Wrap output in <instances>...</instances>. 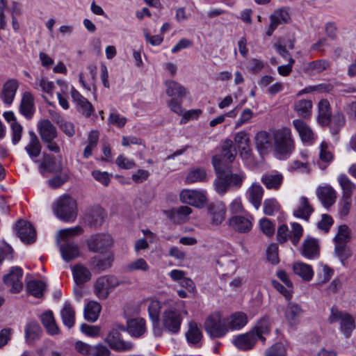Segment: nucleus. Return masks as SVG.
<instances>
[{"mask_svg":"<svg viewBox=\"0 0 356 356\" xmlns=\"http://www.w3.org/2000/svg\"><path fill=\"white\" fill-rule=\"evenodd\" d=\"M214 169L216 178L213 185L216 191L220 195H225L229 188H240L246 177L245 173L242 171L233 173L231 167L222 170L216 161H214Z\"/></svg>","mask_w":356,"mask_h":356,"instance_id":"nucleus-1","label":"nucleus"},{"mask_svg":"<svg viewBox=\"0 0 356 356\" xmlns=\"http://www.w3.org/2000/svg\"><path fill=\"white\" fill-rule=\"evenodd\" d=\"M274 150L280 159L289 157L295 149L291 131L288 127L271 130Z\"/></svg>","mask_w":356,"mask_h":356,"instance_id":"nucleus-2","label":"nucleus"},{"mask_svg":"<svg viewBox=\"0 0 356 356\" xmlns=\"http://www.w3.org/2000/svg\"><path fill=\"white\" fill-rule=\"evenodd\" d=\"M55 215L65 222H74L77 216V205L74 199L67 195L59 197L54 204Z\"/></svg>","mask_w":356,"mask_h":356,"instance_id":"nucleus-3","label":"nucleus"},{"mask_svg":"<svg viewBox=\"0 0 356 356\" xmlns=\"http://www.w3.org/2000/svg\"><path fill=\"white\" fill-rule=\"evenodd\" d=\"M204 329L211 337H222L227 332L226 320L222 318L220 313L214 312L206 318Z\"/></svg>","mask_w":356,"mask_h":356,"instance_id":"nucleus-4","label":"nucleus"},{"mask_svg":"<svg viewBox=\"0 0 356 356\" xmlns=\"http://www.w3.org/2000/svg\"><path fill=\"white\" fill-rule=\"evenodd\" d=\"M317 121L322 127H329L333 134H337L345 123L342 113H318Z\"/></svg>","mask_w":356,"mask_h":356,"instance_id":"nucleus-5","label":"nucleus"},{"mask_svg":"<svg viewBox=\"0 0 356 356\" xmlns=\"http://www.w3.org/2000/svg\"><path fill=\"white\" fill-rule=\"evenodd\" d=\"M236 154L237 152L236 147L233 145L232 141L226 140L222 147L220 154L213 156L212 164L214 166V161H216L222 170L230 168L229 163L234 160Z\"/></svg>","mask_w":356,"mask_h":356,"instance_id":"nucleus-6","label":"nucleus"},{"mask_svg":"<svg viewBox=\"0 0 356 356\" xmlns=\"http://www.w3.org/2000/svg\"><path fill=\"white\" fill-rule=\"evenodd\" d=\"M120 285V282L113 275L99 277L95 284V293L100 299H106L110 291Z\"/></svg>","mask_w":356,"mask_h":356,"instance_id":"nucleus-7","label":"nucleus"},{"mask_svg":"<svg viewBox=\"0 0 356 356\" xmlns=\"http://www.w3.org/2000/svg\"><path fill=\"white\" fill-rule=\"evenodd\" d=\"M113 245V239L106 234H99L92 236L87 241L88 248L96 253H104Z\"/></svg>","mask_w":356,"mask_h":356,"instance_id":"nucleus-8","label":"nucleus"},{"mask_svg":"<svg viewBox=\"0 0 356 356\" xmlns=\"http://www.w3.org/2000/svg\"><path fill=\"white\" fill-rule=\"evenodd\" d=\"M104 341L111 349L118 352L129 351L133 348V344L123 340L121 333L117 329H112Z\"/></svg>","mask_w":356,"mask_h":356,"instance_id":"nucleus-9","label":"nucleus"},{"mask_svg":"<svg viewBox=\"0 0 356 356\" xmlns=\"http://www.w3.org/2000/svg\"><path fill=\"white\" fill-rule=\"evenodd\" d=\"M180 201L196 207H201L207 202L206 192L204 191L184 189L179 194Z\"/></svg>","mask_w":356,"mask_h":356,"instance_id":"nucleus-10","label":"nucleus"},{"mask_svg":"<svg viewBox=\"0 0 356 356\" xmlns=\"http://www.w3.org/2000/svg\"><path fill=\"white\" fill-rule=\"evenodd\" d=\"M23 270L18 266H13L10 268V273L3 277V282L11 287L12 293L19 292L23 286L22 278Z\"/></svg>","mask_w":356,"mask_h":356,"instance_id":"nucleus-11","label":"nucleus"},{"mask_svg":"<svg viewBox=\"0 0 356 356\" xmlns=\"http://www.w3.org/2000/svg\"><path fill=\"white\" fill-rule=\"evenodd\" d=\"M270 24L266 34L271 36L274 31L279 25L287 24L290 21V15L286 8H280L275 10L269 17Z\"/></svg>","mask_w":356,"mask_h":356,"instance_id":"nucleus-12","label":"nucleus"},{"mask_svg":"<svg viewBox=\"0 0 356 356\" xmlns=\"http://www.w3.org/2000/svg\"><path fill=\"white\" fill-rule=\"evenodd\" d=\"M182 318L177 312L172 309L165 310L162 316L164 327L170 332L177 333L179 331Z\"/></svg>","mask_w":356,"mask_h":356,"instance_id":"nucleus-13","label":"nucleus"},{"mask_svg":"<svg viewBox=\"0 0 356 356\" xmlns=\"http://www.w3.org/2000/svg\"><path fill=\"white\" fill-rule=\"evenodd\" d=\"M252 219L250 215H235L229 219L228 223L234 231L238 233H248L252 229Z\"/></svg>","mask_w":356,"mask_h":356,"instance_id":"nucleus-14","label":"nucleus"},{"mask_svg":"<svg viewBox=\"0 0 356 356\" xmlns=\"http://www.w3.org/2000/svg\"><path fill=\"white\" fill-rule=\"evenodd\" d=\"M16 229L19 237L23 242L31 243L35 241L36 232L29 222L19 220L16 224Z\"/></svg>","mask_w":356,"mask_h":356,"instance_id":"nucleus-15","label":"nucleus"},{"mask_svg":"<svg viewBox=\"0 0 356 356\" xmlns=\"http://www.w3.org/2000/svg\"><path fill=\"white\" fill-rule=\"evenodd\" d=\"M19 83L16 79H8L3 85L0 98L7 106H10L14 100Z\"/></svg>","mask_w":356,"mask_h":356,"instance_id":"nucleus-16","label":"nucleus"},{"mask_svg":"<svg viewBox=\"0 0 356 356\" xmlns=\"http://www.w3.org/2000/svg\"><path fill=\"white\" fill-rule=\"evenodd\" d=\"M295 129L298 132L303 143L312 144L316 136L310 127L302 120H295L293 121Z\"/></svg>","mask_w":356,"mask_h":356,"instance_id":"nucleus-17","label":"nucleus"},{"mask_svg":"<svg viewBox=\"0 0 356 356\" xmlns=\"http://www.w3.org/2000/svg\"><path fill=\"white\" fill-rule=\"evenodd\" d=\"M39 170L41 173L44 172L58 173L62 171L63 166L61 162L57 161L54 156L44 153Z\"/></svg>","mask_w":356,"mask_h":356,"instance_id":"nucleus-18","label":"nucleus"},{"mask_svg":"<svg viewBox=\"0 0 356 356\" xmlns=\"http://www.w3.org/2000/svg\"><path fill=\"white\" fill-rule=\"evenodd\" d=\"M316 193L318 198L325 208H329L336 201V192L330 186H319Z\"/></svg>","mask_w":356,"mask_h":356,"instance_id":"nucleus-19","label":"nucleus"},{"mask_svg":"<svg viewBox=\"0 0 356 356\" xmlns=\"http://www.w3.org/2000/svg\"><path fill=\"white\" fill-rule=\"evenodd\" d=\"M257 341V339L254 332L250 331L236 337L233 340V343L237 348L241 350H249L254 347Z\"/></svg>","mask_w":356,"mask_h":356,"instance_id":"nucleus-20","label":"nucleus"},{"mask_svg":"<svg viewBox=\"0 0 356 356\" xmlns=\"http://www.w3.org/2000/svg\"><path fill=\"white\" fill-rule=\"evenodd\" d=\"M264 192L263 187L257 182L252 183L247 189L246 195L248 199L256 209H258L261 206Z\"/></svg>","mask_w":356,"mask_h":356,"instance_id":"nucleus-21","label":"nucleus"},{"mask_svg":"<svg viewBox=\"0 0 356 356\" xmlns=\"http://www.w3.org/2000/svg\"><path fill=\"white\" fill-rule=\"evenodd\" d=\"M283 180L282 174L278 172L266 173L261 178V181L266 188L270 190H278L281 187Z\"/></svg>","mask_w":356,"mask_h":356,"instance_id":"nucleus-22","label":"nucleus"},{"mask_svg":"<svg viewBox=\"0 0 356 356\" xmlns=\"http://www.w3.org/2000/svg\"><path fill=\"white\" fill-rule=\"evenodd\" d=\"M302 310L301 307L296 303L289 302L287 305L284 315L286 321L289 326L292 328H296L299 323L298 318L301 315Z\"/></svg>","mask_w":356,"mask_h":356,"instance_id":"nucleus-23","label":"nucleus"},{"mask_svg":"<svg viewBox=\"0 0 356 356\" xmlns=\"http://www.w3.org/2000/svg\"><path fill=\"white\" fill-rule=\"evenodd\" d=\"M38 132L42 140L55 139L58 136L56 128L49 120H40L38 124Z\"/></svg>","mask_w":356,"mask_h":356,"instance_id":"nucleus-24","label":"nucleus"},{"mask_svg":"<svg viewBox=\"0 0 356 356\" xmlns=\"http://www.w3.org/2000/svg\"><path fill=\"white\" fill-rule=\"evenodd\" d=\"M271 323L268 317H263L257 321L254 327L250 330L254 332L256 339L262 341H265V335L270 332Z\"/></svg>","mask_w":356,"mask_h":356,"instance_id":"nucleus-25","label":"nucleus"},{"mask_svg":"<svg viewBox=\"0 0 356 356\" xmlns=\"http://www.w3.org/2000/svg\"><path fill=\"white\" fill-rule=\"evenodd\" d=\"M313 212L314 209L310 204L309 200L306 197H301L297 209L293 211V215L297 218L309 221L310 216Z\"/></svg>","mask_w":356,"mask_h":356,"instance_id":"nucleus-26","label":"nucleus"},{"mask_svg":"<svg viewBox=\"0 0 356 356\" xmlns=\"http://www.w3.org/2000/svg\"><path fill=\"white\" fill-rule=\"evenodd\" d=\"M192 213V209L188 206H181L165 211L167 216L175 223H181L187 220V217Z\"/></svg>","mask_w":356,"mask_h":356,"instance_id":"nucleus-27","label":"nucleus"},{"mask_svg":"<svg viewBox=\"0 0 356 356\" xmlns=\"http://www.w3.org/2000/svg\"><path fill=\"white\" fill-rule=\"evenodd\" d=\"M209 213L212 224L218 225L225 220L226 214L225 206L222 203L211 204L209 207Z\"/></svg>","mask_w":356,"mask_h":356,"instance_id":"nucleus-28","label":"nucleus"},{"mask_svg":"<svg viewBox=\"0 0 356 356\" xmlns=\"http://www.w3.org/2000/svg\"><path fill=\"white\" fill-rule=\"evenodd\" d=\"M225 320L227 331L229 330H240L248 322L247 316L243 312H236L225 318Z\"/></svg>","mask_w":356,"mask_h":356,"instance_id":"nucleus-29","label":"nucleus"},{"mask_svg":"<svg viewBox=\"0 0 356 356\" xmlns=\"http://www.w3.org/2000/svg\"><path fill=\"white\" fill-rule=\"evenodd\" d=\"M113 261V254L108 252L106 256L104 258L99 257H92L90 261V265L93 269L100 272L111 268Z\"/></svg>","mask_w":356,"mask_h":356,"instance_id":"nucleus-30","label":"nucleus"},{"mask_svg":"<svg viewBox=\"0 0 356 356\" xmlns=\"http://www.w3.org/2000/svg\"><path fill=\"white\" fill-rule=\"evenodd\" d=\"M74 280L76 284H83L88 282L92 277L88 268L81 264H78L72 268Z\"/></svg>","mask_w":356,"mask_h":356,"instance_id":"nucleus-31","label":"nucleus"},{"mask_svg":"<svg viewBox=\"0 0 356 356\" xmlns=\"http://www.w3.org/2000/svg\"><path fill=\"white\" fill-rule=\"evenodd\" d=\"M30 135V140L28 145L25 147V150L30 156V158L33 161L36 159L40 154L42 146L36 134L33 132H29Z\"/></svg>","mask_w":356,"mask_h":356,"instance_id":"nucleus-32","label":"nucleus"},{"mask_svg":"<svg viewBox=\"0 0 356 356\" xmlns=\"http://www.w3.org/2000/svg\"><path fill=\"white\" fill-rule=\"evenodd\" d=\"M63 323L68 328H72L75 323V311L70 302H65L60 310Z\"/></svg>","mask_w":356,"mask_h":356,"instance_id":"nucleus-33","label":"nucleus"},{"mask_svg":"<svg viewBox=\"0 0 356 356\" xmlns=\"http://www.w3.org/2000/svg\"><path fill=\"white\" fill-rule=\"evenodd\" d=\"M161 309V302L156 300H150L148 305V313L150 319L153 323V327L154 333L158 332V334H160V329L156 326L159 325V314Z\"/></svg>","mask_w":356,"mask_h":356,"instance_id":"nucleus-34","label":"nucleus"},{"mask_svg":"<svg viewBox=\"0 0 356 356\" xmlns=\"http://www.w3.org/2000/svg\"><path fill=\"white\" fill-rule=\"evenodd\" d=\"M165 86L166 94L170 97L183 98L186 95V88L173 80L166 81Z\"/></svg>","mask_w":356,"mask_h":356,"instance_id":"nucleus-35","label":"nucleus"},{"mask_svg":"<svg viewBox=\"0 0 356 356\" xmlns=\"http://www.w3.org/2000/svg\"><path fill=\"white\" fill-rule=\"evenodd\" d=\"M293 270L296 275L300 276L305 282H309L313 278L314 270L309 264L296 262L293 266Z\"/></svg>","mask_w":356,"mask_h":356,"instance_id":"nucleus-36","label":"nucleus"},{"mask_svg":"<svg viewBox=\"0 0 356 356\" xmlns=\"http://www.w3.org/2000/svg\"><path fill=\"white\" fill-rule=\"evenodd\" d=\"M60 250L62 257L65 261L74 259L79 255V247L74 243H66L61 245Z\"/></svg>","mask_w":356,"mask_h":356,"instance_id":"nucleus-37","label":"nucleus"},{"mask_svg":"<svg viewBox=\"0 0 356 356\" xmlns=\"http://www.w3.org/2000/svg\"><path fill=\"white\" fill-rule=\"evenodd\" d=\"M205 181H207V175L205 169L203 168L191 169L185 178L186 184Z\"/></svg>","mask_w":356,"mask_h":356,"instance_id":"nucleus-38","label":"nucleus"},{"mask_svg":"<svg viewBox=\"0 0 356 356\" xmlns=\"http://www.w3.org/2000/svg\"><path fill=\"white\" fill-rule=\"evenodd\" d=\"M40 320L49 334L54 335L58 333L59 328L55 322L52 312L48 311L42 314Z\"/></svg>","mask_w":356,"mask_h":356,"instance_id":"nucleus-39","label":"nucleus"},{"mask_svg":"<svg viewBox=\"0 0 356 356\" xmlns=\"http://www.w3.org/2000/svg\"><path fill=\"white\" fill-rule=\"evenodd\" d=\"M102 307L96 301H90L84 308V317L86 320L95 322L97 320Z\"/></svg>","mask_w":356,"mask_h":356,"instance_id":"nucleus-40","label":"nucleus"},{"mask_svg":"<svg viewBox=\"0 0 356 356\" xmlns=\"http://www.w3.org/2000/svg\"><path fill=\"white\" fill-rule=\"evenodd\" d=\"M186 337L189 343L197 346L200 342L202 334L195 322L192 321L189 323Z\"/></svg>","mask_w":356,"mask_h":356,"instance_id":"nucleus-41","label":"nucleus"},{"mask_svg":"<svg viewBox=\"0 0 356 356\" xmlns=\"http://www.w3.org/2000/svg\"><path fill=\"white\" fill-rule=\"evenodd\" d=\"M302 255L307 259H314L318 254V244L314 238H307L303 243Z\"/></svg>","mask_w":356,"mask_h":356,"instance_id":"nucleus-42","label":"nucleus"},{"mask_svg":"<svg viewBox=\"0 0 356 356\" xmlns=\"http://www.w3.org/2000/svg\"><path fill=\"white\" fill-rule=\"evenodd\" d=\"M145 330V321L143 318L131 319L128 323V331L135 337L141 336Z\"/></svg>","mask_w":356,"mask_h":356,"instance_id":"nucleus-43","label":"nucleus"},{"mask_svg":"<svg viewBox=\"0 0 356 356\" xmlns=\"http://www.w3.org/2000/svg\"><path fill=\"white\" fill-rule=\"evenodd\" d=\"M27 291L30 294L35 298H40L42 297L46 290V284L41 280H31L26 285Z\"/></svg>","mask_w":356,"mask_h":356,"instance_id":"nucleus-44","label":"nucleus"},{"mask_svg":"<svg viewBox=\"0 0 356 356\" xmlns=\"http://www.w3.org/2000/svg\"><path fill=\"white\" fill-rule=\"evenodd\" d=\"M234 141L241 151V154L248 156L250 153L248 134L244 131L238 132L235 135Z\"/></svg>","mask_w":356,"mask_h":356,"instance_id":"nucleus-45","label":"nucleus"},{"mask_svg":"<svg viewBox=\"0 0 356 356\" xmlns=\"http://www.w3.org/2000/svg\"><path fill=\"white\" fill-rule=\"evenodd\" d=\"M149 270V266L147 262L142 258L137 259L124 267V270L127 273H131L136 270L147 272Z\"/></svg>","mask_w":356,"mask_h":356,"instance_id":"nucleus-46","label":"nucleus"},{"mask_svg":"<svg viewBox=\"0 0 356 356\" xmlns=\"http://www.w3.org/2000/svg\"><path fill=\"white\" fill-rule=\"evenodd\" d=\"M338 181L343 190L342 196L352 197L355 185L346 175H340L338 177Z\"/></svg>","mask_w":356,"mask_h":356,"instance_id":"nucleus-47","label":"nucleus"},{"mask_svg":"<svg viewBox=\"0 0 356 356\" xmlns=\"http://www.w3.org/2000/svg\"><path fill=\"white\" fill-rule=\"evenodd\" d=\"M256 145L260 149H267L272 145V137L266 131H259L256 135Z\"/></svg>","mask_w":356,"mask_h":356,"instance_id":"nucleus-48","label":"nucleus"},{"mask_svg":"<svg viewBox=\"0 0 356 356\" xmlns=\"http://www.w3.org/2000/svg\"><path fill=\"white\" fill-rule=\"evenodd\" d=\"M34 88L47 94H52L54 88V82L49 81L45 77H40L36 79Z\"/></svg>","mask_w":356,"mask_h":356,"instance_id":"nucleus-49","label":"nucleus"},{"mask_svg":"<svg viewBox=\"0 0 356 356\" xmlns=\"http://www.w3.org/2000/svg\"><path fill=\"white\" fill-rule=\"evenodd\" d=\"M41 331L40 326L35 321L29 322L25 330L26 337L28 340L33 341L38 338Z\"/></svg>","mask_w":356,"mask_h":356,"instance_id":"nucleus-50","label":"nucleus"},{"mask_svg":"<svg viewBox=\"0 0 356 356\" xmlns=\"http://www.w3.org/2000/svg\"><path fill=\"white\" fill-rule=\"evenodd\" d=\"M352 204L351 197L342 196L338 204L339 215L341 218L346 217L350 211Z\"/></svg>","mask_w":356,"mask_h":356,"instance_id":"nucleus-51","label":"nucleus"},{"mask_svg":"<svg viewBox=\"0 0 356 356\" xmlns=\"http://www.w3.org/2000/svg\"><path fill=\"white\" fill-rule=\"evenodd\" d=\"M280 206L275 198L266 199L264 202V213L268 216H273L278 212Z\"/></svg>","mask_w":356,"mask_h":356,"instance_id":"nucleus-52","label":"nucleus"},{"mask_svg":"<svg viewBox=\"0 0 356 356\" xmlns=\"http://www.w3.org/2000/svg\"><path fill=\"white\" fill-rule=\"evenodd\" d=\"M334 243V254L344 264V261L350 256L349 250L346 248V243L338 241Z\"/></svg>","mask_w":356,"mask_h":356,"instance_id":"nucleus-53","label":"nucleus"},{"mask_svg":"<svg viewBox=\"0 0 356 356\" xmlns=\"http://www.w3.org/2000/svg\"><path fill=\"white\" fill-rule=\"evenodd\" d=\"M34 106V98L29 92H25L22 95L19 111H31Z\"/></svg>","mask_w":356,"mask_h":356,"instance_id":"nucleus-54","label":"nucleus"},{"mask_svg":"<svg viewBox=\"0 0 356 356\" xmlns=\"http://www.w3.org/2000/svg\"><path fill=\"white\" fill-rule=\"evenodd\" d=\"M344 320L339 326V329L346 337H349L355 327V320L350 314Z\"/></svg>","mask_w":356,"mask_h":356,"instance_id":"nucleus-55","label":"nucleus"},{"mask_svg":"<svg viewBox=\"0 0 356 356\" xmlns=\"http://www.w3.org/2000/svg\"><path fill=\"white\" fill-rule=\"evenodd\" d=\"M350 314L347 312H342L339 310L337 308L332 307L331 308V314L328 318V321L330 323H339V326L343 323L344 319L348 317Z\"/></svg>","mask_w":356,"mask_h":356,"instance_id":"nucleus-56","label":"nucleus"},{"mask_svg":"<svg viewBox=\"0 0 356 356\" xmlns=\"http://www.w3.org/2000/svg\"><path fill=\"white\" fill-rule=\"evenodd\" d=\"M329 63L325 60H317L309 63L307 66V70L310 73H319L326 70Z\"/></svg>","mask_w":356,"mask_h":356,"instance_id":"nucleus-57","label":"nucleus"},{"mask_svg":"<svg viewBox=\"0 0 356 356\" xmlns=\"http://www.w3.org/2000/svg\"><path fill=\"white\" fill-rule=\"evenodd\" d=\"M350 238V235L348 227L346 225H342L339 227L338 232L334 238V241L347 243Z\"/></svg>","mask_w":356,"mask_h":356,"instance_id":"nucleus-58","label":"nucleus"},{"mask_svg":"<svg viewBox=\"0 0 356 356\" xmlns=\"http://www.w3.org/2000/svg\"><path fill=\"white\" fill-rule=\"evenodd\" d=\"M111 354V350L103 343L91 346L90 356H110Z\"/></svg>","mask_w":356,"mask_h":356,"instance_id":"nucleus-59","label":"nucleus"},{"mask_svg":"<svg viewBox=\"0 0 356 356\" xmlns=\"http://www.w3.org/2000/svg\"><path fill=\"white\" fill-rule=\"evenodd\" d=\"M267 259L273 264L279 262L278 246L276 243L270 244L266 250Z\"/></svg>","mask_w":356,"mask_h":356,"instance_id":"nucleus-60","label":"nucleus"},{"mask_svg":"<svg viewBox=\"0 0 356 356\" xmlns=\"http://www.w3.org/2000/svg\"><path fill=\"white\" fill-rule=\"evenodd\" d=\"M115 163L120 168L127 170L131 169L136 165L133 159H129L123 154H120L117 157Z\"/></svg>","mask_w":356,"mask_h":356,"instance_id":"nucleus-61","label":"nucleus"},{"mask_svg":"<svg viewBox=\"0 0 356 356\" xmlns=\"http://www.w3.org/2000/svg\"><path fill=\"white\" fill-rule=\"evenodd\" d=\"M334 271L327 265L322 266L321 271L318 273V278L319 284H324L328 282L333 275Z\"/></svg>","mask_w":356,"mask_h":356,"instance_id":"nucleus-62","label":"nucleus"},{"mask_svg":"<svg viewBox=\"0 0 356 356\" xmlns=\"http://www.w3.org/2000/svg\"><path fill=\"white\" fill-rule=\"evenodd\" d=\"M92 176L96 181L105 186H108L111 181V177L107 172L95 170L92 172Z\"/></svg>","mask_w":356,"mask_h":356,"instance_id":"nucleus-63","label":"nucleus"},{"mask_svg":"<svg viewBox=\"0 0 356 356\" xmlns=\"http://www.w3.org/2000/svg\"><path fill=\"white\" fill-rule=\"evenodd\" d=\"M266 356H286V349L282 343H275L267 351Z\"/></svg>","mask_w":356,"mask_h":356,"instance_id":"nucleus-64","label":"nucleus"}]
</instances>
